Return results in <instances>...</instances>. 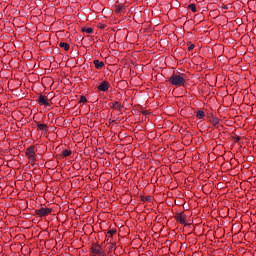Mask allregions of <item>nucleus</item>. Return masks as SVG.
Instances as JSON below:
<instances>
[{
    "label": "nucleus",
    "mask_w": 256,
    "mask_h": 256,
    "mask_svg": "<svg viewBox=\"0 0 256 256\" xmlns=\"http://www.w3.org/2000/svg\"><path fill=\"white\" fill-rule=\"evenodd\" d=\"M62 156H63V157H69V156H71V150H68V149L63 150Z\"/></svg>",
    "instance_id": "16"
},
{
    "label": "nucleus",
    "mask_w": 256,
    "mask_h": 256,
    "mask_svg": "<svg viewBox=\"0 0 256 256\" xmlns=\"http://www.w3.org/2000/svg\"><path fill=\"white\" fill-rule=\"evenodd\" d=\"M195 49V44H191L189 47H188V51H193Z\"/></svg>",
    "instance_id": "22"
},
{
    "label": "nucleus",
    "mask_w": 256,
    "mask_h": 256,
    "mask_svg": "<svg viewBox=\"0 0 256 256\" xmlns=\"http://www.w3.org/2000/svg\"><path fill=\"white\" fill-rule=\"evenodd\" d=\"M187 82V76L185 74H173L170 78H169V83H171V85H174L175 87H182V85H185V83Z\"/></svg>",
    "instance_id": "1"
},
{
    "label": "nucleus",
    "mask_w": 256,
    "mask_h": 256,
    "mask_svg": "<svg viewBox=\"0 0 256 256\" xmlns=\"http://www.w3.org/2000/svg\"><path fill=\"white\" fill-rule=\"evenodd\" d=\"M208 121L213 125V127H216V129H219V127L222 126L221 120H219V118L213 116V114H210L208 116Z\"/></svg>",
    "instance_id": "2"
},
{
    "label": "nucleus",
    "mask_w": 256,
    "mask_h": 256,
    "mask_svg": "<svg viewBox=\"0 0 256 256\" xmlns=\"http://www.w3.org/2000/svg\"><path fill=\"white\" fill-rule=\"evenodd\" d=\"M172 133H178L179 135H184L185 137H191L193 134L186 129H179L178 132L175 129L171 130Z\"/></svg>",
    "instance_id": "7"
},
{
    "label": "nucleus",
    "mask_w": 256,
    "mask_h": 256,
    "mask_svg": "<svg viewBox=\"0 0 256 256\" xmlns=\"http://www.w3.org/2000/svg\"><path fill=\"white\" fill-rule=\"evenodd\" d=\"M108 235H110V237H113V235H115V230H109Z\"/></svg>",
    "instance_id": "23"
},
{
    "label": "nucleus",
    "mask_w": 256,
    "mask_h": 256,
    "mask_svg": "<svg viewBox=\"0 0 256 256\" xmlns=\"http://www.w3.org/2000/svg\"><path fill=\"white\" fill-rule=\"evenodd\" d=\"M28 159H30L32 162H34L35 161V155H33V154L28 155Z\"/></svg>",
    "instance_id": "20"
},
{
    "label": "nucleus",
    "mask_w": 256,
    "mask_h": 256,
    "mask_svg": "<svg viewBox=\"0 0 256 256\" xmlns=\"http://www.w3.org/2000/svg\"><path fill=\"white\" fill-rule=\"evenodd\" d=\"M223 9H225L227 11V10H229V7L227 5H224Z\"/></svg>",
    "instance_id": "29"
},
{
    "label": "nucleus",
    "mask_w": 256,
    "mask_h": 256,
    "mask_svg": "<svg viewBox=\"0 0 256 256\" xmlns=\"http://www.w3.org/2000/svg\"><path fill=\"white\" fill-rule=\"evenodd\" d=\"M94 65L97 69H103V67H105V62L94 60Z\"/></svg>",
    "instance_id": "10"
},
{
    "label": "nucleus",
    "mask_w": 256,
    "mask_h": 256,
    "mask_svg": "<svg viewBox=\"0 0 256 256\" xmlns=\"http://www.w3.org/2000/svg\"><path fill=\"white\" fill-rule=\"evenodd\" d=\"M59 47H61L62 49H64V51H69L70 49V45L67 42H60L59 43Z\"/></svg>",
    "instance_id": "11"
},
{
    "label": "nucleus",
    "mask_w": 256,
    "mask_h": 256,
    "mask_svg": "<svg viewBox=\"0 0 256 256\" xmlns=\"http://www.w3.org/2000/svg\"><path fill=\"white\" fill-rule=\"evenodd\" d=\"M147 133H148V135H149L150 137H153V135H155V131H151V132L147 131Z\"/></svg>",
    "instance_id": "26"
},
{
    "label": "nucleus",
    "mask_w": 256,
    "mask_h": 256,
    "mask_svg": "<svg viewBox=\"0 0 256 256\" xmlns=\"http://www.w3.org/2000/svg\"><path fill=\"white\" fill-rule=\"evenodd\" d=\"M79 103H87V98L85 96H81Z\"/></svg>",
    "instance_id": "19"
},
{
    "label": "nucleus",
    "mask_w": 256,
    "mask_h": 256,
    "mask_svg": "<svg viewBox=\"0 0 256 256\" xmlns=\"http://www.w3.org/2000/svg\"><path fill=\"white\" fill-rule=\"evenodd\" d=\"M106 27H107V25H105V24H100V25H99V28H100V29H105Z\"/></svg>",
    "instance_id": "27"
},
{
    "label": "nucleus",
    "mask_w": 256,
    "mask_h": 256,
    "mask_svg": "<svg viewBox=\"0 0 256 256\" xmlns=\"http://www.w3.org/2000/svg\"><path fill=\"white\" fill-rule=\"evenodd\" d=\"M82 32L91 35L93 33V28H82Z\"/></svg>",
    "instance_id": "14"
},
{
    "label": "nucleus",
    "mask_w": 256,
    "mask_h": 256,
    "mask_svg": "<svg viewBox=\"0 0 256 256\" xmlns=\"http://www.w3.org/2000/svg\"><path fill=\"white\" fill-rule=\"evenodd\" d=\"M188 9H191L192 13H197V6L195 4L188 5Z\"/></svg>",
    "instance_id": "13"
},
{
    "label": "nucleus",
    "mask_w": 256,
    "mask_h": 256,
    "mask_svg": "<svg viewBox=\"0 0 256 256\" xmlns=\"http://www.w3.org/2000/svg\"><path fill=\"white\" fill-rule=\"evenodd\" d=\"M144 201H147L148 203H151L153 201V196L144 197Z\"/></svg>",
    "instance_id": "18"
},
{
    "label": "nucleus",
    "mask_w": 256,
    "mask_h": 256,
    "mask_svg": "<svg viewBox=\"0 0 256 256\" xmlns=\"http://www.w3.org/2000/svg\"><path fill=\"white\" fill-rule=\"evenodd\" d=\"M112 127H114L115 129H119V127H121V124L114 123V124H112Z\"/></svg>",
    "instance_id": "21"
},
{
    "label": "nucleus",
    "mask_w": 256,
    "mask_h": 256,
    "mask_svg": "<svg viewBox=\"0 0 256 256\" xmlns=\"http://www.w3.org/2000/svg\"><path fill=\"white\" fill-rule=\"evenodd\" d=\"M109 87H111V84H109V82H107V81H102V82L100 83V85H98L97 89H98L99 91H102V92H104V93H107V91H109Z\"/></svg>",
    "instance_id": "6"
},
{
    "label": "nucleus",
    "mask_w": 256,
    "mask_h": 256,
    "mask_svg": "<svg viewBox=\"0 0 256 256\" xmlns=\"http://www.w3.org/2000/svg\"><path fill=\"white\" fill-rule=\"evenodd\" d=\"M175 219L178 223H181L182 225H185V214L182 213H177L175 215Z\"/></svg>",
    "instance_id": "8"
},
{
    "label": "nucleus",
    "mask_w": 256,
    "mask_h": 256,
    "mask_svg": "<svg viewBox=\"0 0 256 256\" xmlns=\"http://www.w3.org/2000/svg\"><path fill=\"white\" fill-rule=\"evenodd\" d=\"M121 9H123V7H120L118 11H121Z\"/></svg>",
    "instance_id": "30"
},
{
    "label": "nucleus",
    "mask_w": 256,
    "mask_h": 256,
    "mask_svg": "<svg viewBox=\"0 0 256 256\" xmlns=\"http://www.w3.org/2000/svg\"><path fill=\"white\" fill-rule=\"evenodd\" d=\"M113 108L114 109H123V106L121 105V103L116 101V102L113 103Z\"/></svg>",
    "instance_id": "15"
},
{
    "label": "nucleus",
    "mask_w": 256,
    "mask_h": 256,
    "mask_svg": "<svg viewBox=\"0 0 256 256\" xmlns=\"http://www.w3.org/2000/svg\"><path fill=\"white\" fill-rule=\"evenodd\" d=\"M196 117H197V119H204V117H205V111H203V110H197V111H196Z\"/></svg>",
    "instance_id": "12"
},
{
    "label": "nucleus",
    "mask_w": 256,
    "mask_h": 256,
    "mask_svg": "<svg viewBox=\"0 0 256 256\" xmlns=\"http://www.w3.org/2000/svg\"><path fill=\"white\" fill-rule=\"evenodd\" d=\"M45 127H47V125H45V124H38V129H45Z\"/></svg>",
    "instance_id": "24"
},
{
    "label": "nucleus",
    "mask_w": 256,
    "mask_h": 256,
    "mask_svg": "<svg viewBox=\"0 0 256 256\" xmlns=\"http://www.w3.org/2000/svg\"><path fill=\"white\" fill-rule=\"evenodd\" d=\"M53 210L51 208H40L38 210H35V214L38 215V217H47L49 213H51Z\"/></svg>",
    "instance_id": "3"
},
{
    "label": "nucleus",
    "mask_w": 256,
    "mask_h": 256,
    "mask_svg": "<svg viewBox=\"0 0 256 256\" xmlns=\"http://www.w3.org/2000/svg\"><path fill=\"white\" fill-rule=\"evenodd\" d=\"M232 139L234 143H239V141H241V136H237V134H235V136H232Z\"/></svg>",
    "instance_id": "17"
},
{
    "label": "nucleus",
    "mask_w": 256,
    "mask_h": 256,
    "mask_svg": "<svg viewBox=\"0 0 256 256\" xmlns=\"http://www.w3.org/2000/svg\"><path fill=\"white\" fill-rule=\"evenodd\" d=\"M141 113H142L143 115H149V112H147V110H141Z\"/></svg>",
    "instance_id": "28"
},
{
    "label": "nucleus",
    "mask_w": 256,
    "mask_h": 256,
    "mask_svg": "<svg viewBox=\"0 0 256 256\" xmlns=\"http://www.w3.org/2000/svg\"><path fill=\"white\" fill-rule=\"evenodd\" d=\"M38 103L40 105H44L45 107H51V103L49 102V99L46 96H43V94H40L38 96Z\"/></svg>",
    "instance_id": "4"
},
{
    "label": "nucleus",
    "mask_w": 256,
    "mask_h": 256,
    "mask_svg": "<svg viewBox=\"0 0 256 256\" xmlns=\"http://www.w3.org/2000/svg\"><path fill=\"white\" fill-rule=\"evenodd\" d=\"M91 251L94 255H103V246L99 245V244H94L91 247Z\"/></svg>",
    "instance_id": "5"
},
{
    "label": "nucleus",
    "mask_w": 256,
    "mask_h": 256,
    "mask_svg": "<svg viewBox=\"0 0 256 256\" xmlns=\"http://www.w3.org/2000/svg\"><path fill=\"white\" fill-rule=\"evenodd\" d=\"M36 150H35V146H30L26 149V155H35Z\"/></svg>",
    "instance_id": "9"
},
{
    "label": "nucleus",
    "mask_w": 256,
    "mask_h": 256,
    "mask_svg": "<svg viewBox=\"0 0 256 256\" xmlns=\"http://www.w3.org/2000/svg\"><path fill=\"white\" fill-rule=\"evenodd\" d=\"M215 137L217 138V137H219V135H216Z\"/></svg>",
    "instance_id": "31"
},
{
    "label": "nucleus",
    "mask_w": 256,
    "mask_h": 256,
    "mask_svg": "<svg viewBox=\"0 0 256 256\" xmlns=\"http://www.w3.org/2000/svg\"><path fill=\"white\" fill-rule=\"evenodd\" d=\"M115 249V245L114 244H110L109 245V251H112V250H114Z\"/></svg>",
    "instance_id": "25"
}]
</instances>
